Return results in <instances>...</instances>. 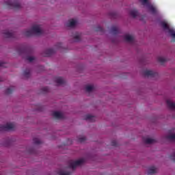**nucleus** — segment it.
Returning a JSON list of instances; mask_svg holds the SVG:
<instances>
[{
  "mask_svg": "<svg viewBox=\"0 0 175 175\" xmlns=\"http://www.w3.org/2000/svg\"><path fill=\"white\" fill-rule=\"evenodd\" d=\"M25 36L29 38V36H33V35H36L40 36V35H43V30L40 29V26L35 25L31 27V29L26 30L24 32Z\"/></svg>",
  "mask_w": 175,
  "mask_h": 175,
  "instance_id": "nucleus-1",
  "label": "nucleus"
},
{
  "mask_svg": "<svg viewBox=\"0 0 175 175\" xmlns=\"http://www.w3.org/2000/svg\"><path fill=\"white\" fill-rule=\"evenodd\" d=\"M6 6L9 8L10 9H15L18 10L21 8V5L20 4V2L16 1V0H8L5 2Z\"/></svg>",
  "mask_w": 175,
  "mask_h": 175,
  "instance_id": "nucleus-2",
  "label": "nucleus"
},
{
  "mask_svg": "<svg viewBox=\"0 0 175 175\" xmlns=\"http://www.w3.org/2000/svg\"><path fill=\"white\" fill-rule=\"evenodd\" d=\"M84 163V159H81L77 161H72L70 160L68 161V169H72V170H75V169H76V167H77V166H80L81 165H83Z\"/></svg>",
  "mask_w": 175,
  "mask_h": 175,
  "instance_id": "nucleus-3",
  "label": "nucleus"
},
{
  "mask_svg": "<svg viewBox=\"0 0 175 175\" xmlns=\"http://www.w3.org/2000/svg\"><path fill=\"white\" fill-rule=\"evenodd\" d=\"M161 25L163 29H167L172 38V42H175V31L173 29H170L166 22H161Z\"/></svg>",
  "mask_w": 175,
  "mask_h": 175,
  "instance_id": "nucleus-4",
  "label": "nucleus"
},
{
  "mask_svg": "<svg viewBox=\"0 0 175 175\" xmlns=\"http://www.w3.org/2000/svg\"><path fill=\"white\" fill-rule=\"evenodd\" d=\"M14 129V124L8 123L5 125H0V131H13Z\"/></svg>",
  "mask_w": 175,
  "mask_h": 175,
  "instance_id": "nucleus-5",
  "label": "nucleus"
},
{
  "mask_svg": "<svg viewBox=\"0 0 175 175\" xmlns=\"http://www.w3.org/2000/svg\"><path fill=\"white\" fill-rule=\"evenodd\" d=\"M144 75L147 76V77H157V76H158V72H155L150 70H146L144 71Z\"/></svg>",
  "mask_w": 175,
  "mask_h": 175,
  "instance_id": "nucleus-6",
  "label": "nucleus"
},
{
  "mask_svg": "<svg viewBox=\"0 0 175 175\" xmlns=\"http://www.w3.org/2000/svg\"><path fill=\"white\" fill-rule=\"evenodd\" d=\"M55 51L53 49H46L44 54H42V57H51V55H53Z\"/></svg>",
  "mask_w": 175,
  "mask_h": 175,
  "instance_id": "nucleus-7",
  "label": "nucleus"
},
{
  "mask_svg": "<svg viewBox=\"0 0 175 175\" xmlns=\"http://www.w3.org/2000/svg\"><path fill=\"white\" fill-rule=\"evenodd\" d=\"M76 24H77V21L75 19H70L66 23V27H68L69 28H74V27H76Z\"/></svg>",
  "mask_w": 175,
  "mask_h": 175,
  "instance_id": "nucleus-8",
  "label": "nucleus"
},
{
  "mask_svg": "<svg viewBox=\"0 0 175 175\" xmlns=\"http://www.w3.org/2000/svg\"><path fill=\"white\" fill-rule=\"evenodd\" d=\"M4 35V38H14L16 33H13L12 31H9L8 30L4 31L3 33Z\"/></svg>",
  "mask_w": 175,
  "mask_h": 175,
  "instance_id": "nucleus-9",
  "label": "nucleus"
},
{
  "mask_svg": "<svg viewBox=\"0 0 175 175\" xmlns=\"http://www.w3.org/2000/svg\"><path fill=\"white\" fill-rule=\"evenodd\" d=\"M52 116L56 118V120H62V118H64V115L62 114V113L59 112V111H54L52 113Z\"/></svg>",
  "mask_w": 175,
  "mask_h": 175,
  "instance_id": "nucleus-10",
  "label": "nucleus"
},
{
  "mask_svg": "<svg viewBox=\"0 0 175 175\" xmlns=\"http://www.w3.org/2000/svg\"><path fill=\"white\" fill-rule=\"evenodd\" d=\"M55 81L57 84H59V85H62V84H65L66 83L65 79L61 77H56Z\"/></svg>",
  "mask_w": 175,
  "mask_h": 175,
  "instance_id": "nucleus-11",
  "label": "nucleus"
},
{
  "mask_svg": "<svg viewBox=\"0 0 175 175\" xmlns=\"http://www.w3.org/2000/svg\"><path fill=\"white\" fill-rule=\"evenodd\" d=\"M27 49L26 47H21L17 49V53L21 55V54H27Z\"/></svg>",
  "mask_w": 175,
  "mask_h": 175,
  "instance_id": "nucleus-12",
  "label": "nucleus"
},
{
  "mask_svg": "<svg viewBox=\"0 0 175 175\" xmlns=\"http://www.w3.org/2000/svg\"><path fill=\"white\" fill-rule=\"evenodd\" d=\"M167 106L170 109V110H175V103H172L170 100H167L166 101Z\"/></svg>",
  "mask_w": 175,
  "mask_h": 175,
  "instance_id": "nucleus-13",
  "label": "nucleus"
},
{
  "mask_svg": "<svg viewBox=\"0 0 175 175\" xmlns=\"http://www.w3.org/2000/svg\"><path fill=\"white\" fill-rule=\"evenodd\" d=\"M72 36L74 38L75 42H80L81 36L80 33L75 32L74 34H72Z\"/></svg>",
  "mask_w": 175,
  "mask_h": 175,
  "instance_id": "nucleus-14",
  "label": "nucleus"
},
{
  "mask_svg": "<svg viewBox=\"0 0 175 175\" xmlns=\"http://www.w3.org/2000/svg\"><path fill=\"white\" fill-rule=\"evenodd\" d=\"M124 40H126V42H129L130 43H132V42H133L134 38L133 36L129 35V34H126L124 36Z\"/></svg>",
  "mask_w": 175,
  "mask_h": 175,
  "instance_id": "nucleus-15",
  "label": "nucleus"
},
{
  "mask_svg": "<svg viewBox=\"0 0 175 175\" xmlns=\"http://www.w3.org/2000/svg\"><path fill=\"white\" fill-rule=\"evenodd\" d=\"M96 118L95 116L88 114L85 116V120H86V121H90L91 122H95Z\"/></svg>",
  "mask_w": 175,
  "mask_h": 175,
  "instance_id": "nucleus-16",
  "label": "nucleus"
},
{
  "mask_svg": "<svg viewBox=\"0 0 175 175\" xmlns=\"http://www.w3.org/2000/svg\"><path fill=\"white\" fill-rule=\"evenodd\" d=\"M157 173V168L155 167H150L148 169V174H155Z\"/></svg>",
  "mask_w": 175,
  "mask_h": 175,
  "instance_id": "nucleus-17",
  "label": "nucleus"
},
{
  "mask_svg": "<svg viewBox=\"0 0 175 175\" xmlns=\"http://www.w3.org/2000/svg\"><path fill=\"white\" fill-rule=\"evenodd\" d=\"M138 14L139 12L136 10H133L130 11V16H131V17H133V18L137 17Z\"/></svg>",
  "mask_w": 175,
  "mask_h": 175,
  "instance_id": "nucleus-18",
  "label": "nucleus"
},
{
  "mask_svg": "<svg viewBox=\"0 0 175 175\" xmlns=\"http://www.w3.org/2000/svg\"><path fill=\"white\" fill-rule=\"evenodd\" d=\"M23 76H25V77H27V79H28V77L31 76V70L29 68H27L23 72Z\"/></svg>",
  "mask_w": 175,
  "mask_h": 175,
  "instance_id": "nucleus-19",
  "label": "nucleus"
},
{
  "mask_svg": "<svg viewBox=\"0 0 175 175\" xmlns=\"http://www.w3.org/2000/svg\"><path fill=\"white\" fill-rule=\"evenodd\" d=\"M14 90H16V88L13 86H11L5 90V94L7 95H10V94L13 93V91H14Z\"/></svg>",
  "mask_w": 175,
  "mask_h": 175,
  "instance_id": "nucleus-20",
  "label": "nucleus"
},
{
  "mask_svg": "<svg viewBox=\"0 0 175 175\" xmlns=\"http://www.w3.org/2000/svg\"><path fill=\"white\" fill-rule=\"evenodd\" d=\"M148 8L150 12H152V13L153 14H155V13H157V8H155V7H154V5L150 4Z\"/></svg>",
  "mask_w": 175,
  "mask_h": 175,
  "instance_id": "nucleus-21",
  "label": "nucleus"
},
{
  "mask_svg": "<svg viewBox=\"0 0 175 175\" xmlns=\"http://www.w3.org/2000/svg\"><path fill=\"white\" fill-rule=\"evenodd\" d=\"M145 143L146 144H153V143H155V139L151 138H146L145 139Z\"/></svg>",
  "mask_w": 175,
  "mask_h": 175,
  "instance_id": "nucleus-22",
  "label": "nucleus"
},
{
  "mask_svg": "<svg viewBox=\"0 0 175 175\" xmlns=\"http://www.w3.org/2000/svg\"><path fill=\"white\" fill-rule=\"evenodd\" d=\"M139 2H141L142 5H143V6H149L150 4V1H148V0H139Z\"/></svg>",
  "mask_w": 175,
  "mask_h": 175,
  "instance_id": "nucleus-23",
  "label": "nucleus"
},
{
  "mask_svg": "<svg viewBox=\"0 0 175 175\" xmlns=\"http://www.w3.org/2000/svg\"><path fill=\"white\" fill-rule=\"evenodd\" d=\"M166 139L167 140H170L171 142H175V135L172 134V135H167Z\"/></svg>",
  "mask_w": 175,
  "mask_h": 175,
  "instance_id": "nucleus-24",
  "label": "nucleus"
},
{
  "mask_svg": "<svg viewBox=\"0 0 175 175\" xmlns=\"http://www.w3.org/2000/svg\"><path fill=\"white\" fill-rule=\"evenodd\" d=\"M111 32L113 35H117V33H118V27H117V26H113L111 27Z\"/></svg>",
  "mask_w": 175,
  "mask_h": 175,
  "instance_id": "nucleus-25",
  "label": "nucleus"
},
{
  "mask_svg": "<svg viewBox=\"0 0 175 175\" xmlns=\"http://www.w3.org/2000/svg\"><path fill=\"white\" fill-rule=\"evenodd\" d=\"M94 90V85H86L85 87V91H87V92H91L92 91Z\"/></svg>",
  "mask_w": 175,
  "mask_h": 175,
  "instance_id": "nucleus-26",
  "label": "nucleus"
},
{
  "mask_svg": "<svg viewBox=\"0 0 175 175\" xmlns=\"http://www.w3.org/2000/svg\"><path fill=\"white\" fill-rule=\"evenodd\" d=\"M58 174H59V175H71L72 172H65V171H59L58 172Z\"/></svg>",
  "mask_w": 175,
  "mask_h": 175,
  "instance_id": "nucleus-27",
  "label": "nucleus"
},
{
  "mask_svg": "<svg viewBox=\"0 0 175 175\" xmlns=\"http://www.w3.org/2000/svg\"><path fill=\"white\" fill-rule=\"evenodd\" d=\"M157 59L160 62V64H162L166 62V59L163 57H159Z\"/></svg>",
  "mask_w": 175,
  "mask_h": 175,
  "instance_id": "nucleus-28",
  "label": "nucleus"
},
{
  "mask_svg": "<svg viewBox=\"0 0 175 175\" xmlns=\"http://www.w3.org/2000/svg\"><path fill=\"white\" fill-rule=\"evenodd\" d=\"M96 32H101V33H105V29L101 27H97L95 29Z\"/></svg>",
  "mask_w": 175,
  "mask_h": 175,
  "instance_id": "nucleus-29",
  "label": "nucleus"
},
{
  "mask_svg": "<svg viewBox=\"0 0 175 175\" xmlns=\"http://www.w3.org/2000/svg\"><path fill=\"white\" fill-rule=\"evenodd\" d=\"M49 89L48 87H44L41 89L42 94H46V92H49Z\"/></svg>",
  "mask_w": 175,
  "mask_h": 175,
  "instance_id": "nucleus-30",
  "label": "nucleus"
},
{
  "mask_svg": "<svg viewBox=\"0 0 175 175\" xmlns=\"http://www.w3.org/2000/svg\"><path fill=\"white\" fill-rule=\"evenodd\" d=\"M85 140H87V138L85 137H79L78 139V141L79 142V143H84V142H85Z\"/></svg>",
  "mask_w": 175,
  "mask_h": 175,
  "instance_id": "nucleus-31",
  "label": "nucleus"
},
{
  "mask_svg": "<svg viewBox=\"0 0 175 175\" xmlns=\"http://www.w3.org/2000/svg\"><path fill=\"white\" fill-rule=\"evenodd\" d=\"M33 142L34 144H40L42 143L38 138H33Z\"/></svg>",
  "mask_w": 175,
  "mask_h": 175,
  "instance_id": "nucleus-32",
  "label": "nucleus"
},
{
  "mask_svg": "<svg viewBox=\"0 0 175 175\" xmlns=\"http://www.w3.org/2000/svg\"><path fill=\"white\" fill-rule=\"evenodd\" d=\"M0 68H8V64L0 62Z\"/></svg>",
  "mask_w": 175,
  "mask_h": 175,
  "instance_id": "nucleus-33",
  "label": "nucleus"
},
{
  "mask_svg": "<svg viewBox=\"0 0 175 175\" xmlns=\"http://www.w3.org/2000/svg\"><path fill=\"white\" fill-rule=\"evenodd\" d=\"M35 59V57H27V60L29 61V62H32V61H33Z\"/></svg>",
  "mask_w": 175,
  "mask_h": 175,
  "instance_id": "nucleus-34",
  "label": "nucleus"
},
{
  "mask_svg": "<svg viewBox=\"0 0 175 175\" xmlns=\"http://www.w3.org/2000/svg\"><path fill=\"white\" fill-rule=\"evenodd\" d=\"M111 146H113V147H117V141L113 140L111 142Z\"/></svg>",
  "mask_w": 175,
  "mask_h": 175,
  "instance_id": "nucleus-35",
  "label": "nucleus"
},
{
  "mask_svg": "<svg viewBox=\"0 0 175 175\" xmlns=\"http://www.w3.org/2000/svg\"><path fill=\"white\" fill-rule=\"evenodd\" d=\"M61 47H62V43L58 42V43L56 44V49H61Z\"/></svg>",
  "mask_w": 175,
  "mask_h": 175,
  "instance_id": "nucleus-36",
  "label": "nucleus"
},
{
  "mask_svg": "<svg viewBox=\"0 0 175 175\" xmlns=\"http://www.w3.org/2000/svg\"><path fill=\"white\" fill-rule=\"evenodd\" d=\"M170 159L172 161H173V162H175V153L172 154L171 156H170Z\"/></svg>",
  "mask_w": 175,
  "mask_h": 175,
  "instance_id": "nucleus-37",
  "label": "nucleus"
},
{
  "mask_svg": "<svg viewBox=\"0 0 175 175\" xmlns=\"http://www.w3.org/2000/svg\"><path fill=\"white\" fill-rule=\"evenodd\" d=\"M111 16H113V17H114V16H116V14H115V13L111 14Z\"/></svg>",
  "mask_w": 175,
  "mask_h": 175,
  "instance_id": "nucleus-38",
  "label": "nucleus"
},
{
  "mask_svg": "<svg viewBox=\"0 0 175 175\" xmlns=\"http://www.w3.org/2000/svg\"><path fill=\"white\" fill-rule=\"evenodd\" d=\"M172 132H174V129H172Z\"/></svg>",
  "mask_w": 175,
  "mask_h": 175,
  "instance_id": "nucleus-39",
  "label": "nucleus"
},
{
  "mask_svg": "<svg viewBox=\"0 0 175 175\" xmlns=\"http://www.w3.org/2000/svg\"><path fill=\"white\" fill-rule=\"evenodd\" d=\"M0 81H2V80L0 79Z\"/></svg>",
  "mask_w": 175,
  "mask_h": 175,
  "instance_id": "nucleus-40",
  "label": "nucleus"
}]
</instances>
